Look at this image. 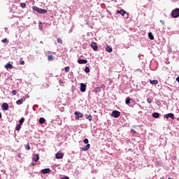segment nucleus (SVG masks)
<instances>
[{"label": "nucleus", "mask_w": 179, "mask_h": 179, "mask_svg": "<svg viewBox=\"0 0 179 179\" xmlns=\"http://www.w3.org/2000/svg\"><path fill=\"white\" fill-rule=\"evenodd\" d=\"M150 83L151 85H157L159 83V81L157 80H150Z\"/></svg>", "instance_id": "obj_17"}, {"label": "nucleus", "mask_w": 179, "mask_h": 179, "mask_svg": "<svg viewBox=\"0 0 179 179\" xmlns=\"http://www.w3.org/2000/svg\"><path fill=\"white\" fill-rule=\"evenodd\" d=\"M12 94H13V96H16V94H17V91L15 90H13L12 91Z\"/></svg>", "instance_id": "obj_29"}, {"label": "nucleus", "mask_w": 179, "mask_h": 179, "mask_svg": "<svg viewBox=\"0 0 179 179\" xmlns=\"http://www.w3.org/2000/svg\"><path fill=\"white\" fill-rule=\"evenodd\" d=\"M168 179H173V178H169Z\"/></svg>", "instance_id": "obj_44"}, {"label": "nucleus", "mask_w": 179, "mask_h": 179, "mask_svg": "<svg viewBox=\"0 0 179 179\" xmlns=\"http://www.w3.org/2000/svg\"><path fill=\"white\" fill-rule=\"evenodd\" d=\"M2 118V113L0 112V120Z\"/></svg>", "instance_id": "obj_38"}, {"label": "nucleus", "mask_w": 179, "mask_h": 179, "mask_svg": "<svg viewBox=\"0 0 179 179\" xmlns=\"http://www.w3.org/2000/svg\"><path fill=\"white\" fill-rule=\"evenodd\" d=\"M166 118H171V120H174V114L173 113H168L165 115Z\"/></svg>", "instance_id": "obj_14"}, {"label": "nucleus", "mask_w": 179, "mask_h": 179, "mask_svg": "<svg viewBox=\"0 0 179 179\" xmlns=\"http://www.w3.org/2000/svg\"><path fill=\"white\" fill-rule=\"evenodd\" d=\"M20 65H24V61H20Z\"/></svg>", "instance_id": "obj_35"}, {"label": "nucleus", "mask_w": 179, "mask_h": 179, "mask_svg": "<svg viewBox=\"0 0 179 179\" xmlns=\"http://www.w3.org/2000/svg\"><path fill=\"white\" fill-rule=\"evenodd\" d=\"M83 142L87 145V146L81 148L80 150L82 152H86V150H89L90 149V144H87L89 143V139L85 138L84 139Z\"/></svg>", "instance_id": "obj_1"}, {"label": "nucleus", "mask_w": 179, "mask_h": 179, "mask_svg": "<svg viewBox=\"0 0 179 179\" xmlns=\"http://www.w3.org/2000/svg\"><path fill=\"white\" fill-rule=\"evenodd\" d=\"M80 92H82L83 93H85V92H86V84H80Z\"/></svg>", "instance_id": "obj_8"}, {"label": "nucleus", "mask_w": 179, "mask_h": 179, "mask_svg": "<svg viewBox=\"0 0 179 179\" xmlns=\"http://www.w3.org/2000/svg\"><path fill=\"white\" fill-rule=\"evenodd\" d=\"M106 50L108 52H113V48L110 45H106Z\"/></svg>", "instance_id": "obj_15"}, {"label": "nucleus", "mask_w": 179, "mask_h": 179, "mask_svg": "<svg viewBox=\"0 0 179 179\" xmlns=\"http://www.w3.org/2000/svg\"><path fill=\"white\" fill-rule=\"evenodd\" d=\"M117 13H119V15H122V16H124V15L126 13L125 10H117Z\"/></svg>", "instance_id": "obj_19"}, {"label": "nucleus", "mask_w": 179, "mask_h": 179, "mask_svg": "<svg viewBox=\"0 0 179 179\" xmlns=\"http://www.w3.org/2000/svg\"><path fill=\"white\" fill-rule=\"evenodd\" d=\"M78 64H87V61L86 59H79L78 60Z\"/></svg>", "instance_id": "obj_16"}, {"label": "nucleus", "mask_w": 179, "mask_h": 179, "mask_svg": "<svg viewBox=\"0 0 179 179\" xmlns=\"http://www.w3.org/2000/svg\"><path fill=\"white\" fill-rule=\"evenodd\" d=\"M32 159H33L34 162H36V163H37V162H38V160H40V156L36 154L35 155H34Z\"/></svg>", "instance_id": "obj_11"}, {"label": "nucleus", "mask_w": 179, "mask_h": 179, "mask_svg": "<svg viewBox=\"0 0 179 179\" xmlns=\"http://www.w3.org/2000/svg\"><path fill=\"white\" fill-rule=\"evenodd\" d=\"M31 165L32 166H36V164L35 163H32Z\"/></svg>", "instance_id": "obj_42"}, {"label": "nucleus", "mask_w": 179, "mask_h": 179, "mask_svg": "<svg viewBox=\"0 0 179 179\" xmlns=\"http://www.w3.org/2000/svg\"><path fill=\"white\" fill-rule=\"evenodd\" d=\"M57 43H58L59 44H62V39H61V38H57Z\"/></svg>", "instance_id": "obj_31"}, {"label": "nucleus", "mask_w": 179, "mask_h": 179, "mask_svg": "<svg viewBox=\"0 0 179 179\" xmlns=\"http://www.w3.org/2000/svg\"><path fill=\"white\" fill-rule=\"evenodd\" d=\"M131 100L132 99L131 98H129V96H127V99H126V104H127V105L131 104Z\"/></svg>", "instance_id": "obj_18"}, {"label": "nucleus", "mask_w": 179, "mask_h": 179, "mask_svg": "<svg viewBox=\"0 0 179 179\" xmlns=\"http://www.w3.org/2000/svg\"><path fill=\"white\" fill-rule=\"evenodd\" d=\"M55 57H54L53 55H48V61H54Z\"/></svg>", "instance_id": "obj_21"}, {"label": "nucleus", "mask_w": 179, "mask_h": 179, "mask_svg": "<svg viewBox=\"0 0 179 179\" xmlns=\"http://www.w3.org/2000/svg\"><path fill=\"white\" fill-rule=\"evenodd\" d=\"M96 90H100L99 87L96 88Z\"/></svg>", "instance_id": "obj_43"}, {"label": "nucleus", "mask_w": 179, "mask_h": 179, "mask_svg": "<svg viewBox=\"0 0 179 179\" xmlns=\"http://www.w3.org/2000/svg\"><path fill=\"white\" fill-rule=\"evenodd\" d=\"M23 101H26V97L23 96L22 99L17 100L16 101V104H17V106H20V104H23Z\"/></svg>", "instance_id": "obj_7"}, {"label": "nucleus", "mask_w": 179, "mask_h": 179, "mask_svg": "<svg viewBox=\"0 0 179 179\" xmlns=\"http://www.w3.org/2000/svg\"><path fill=\"white\" fill-rule=\"evenodd\" d=\"M148 37L150 40H155V36H153V34H152V32L148 33Z\"/></svg>", "instance_id": "obj_20"}, {"label": "nucleus", "mask_w": 179, "mask_h": 179, "mask_svg": "<svg viewBox=\"0 0 179 179\" xmlns=\"http://www.w3.org/2000/svg\"><path fill=\"white\" fill-rule=\"evenodd\" d=\"M176 80H177V82H178V83H179V77H178V78H176Z\"/></svg>", "instance_id": "obj_39"}, {"label": "nucleus", "mask_w": 179, "mask_h": 179, "mask_svg": "<svg viewBox=\"0 0 179 179\" xmlns=\"http://www.w3.org/2000/svg\"><path fill=\"white\" fill-rule=\"evenodd\" d=\"M55 156H56V159H62L64 157V153L57 152Z\"/></svg>", "instance_id": "obj_12"}, {"label": "nucleus", "mask_w": 179, "mask_h": 179, "mask_svg": "<svg viewBox=\"0 0 179 179\" xmlns=\"http://www.w3.org/2000/svg\"><path fill=\"white\" fill-rule=\"evenodd\" d=\"M87 120H89V121H92L93 120V117H92V115H89L86 117Z\"/></svg>", "instance_id": "obj_27"}, {"label": "nucleus", "mask_w": 179, "mask_h": 179, "mask_svg": "<svg viewBox=\"0 0 179 179\" xmlns=\"http://www.w3.org/2000/svg\"><path fill=\"white\" fill-rule=\"evenodd\" d=\"M5 68H6V69H13V65H12V64H10V63H7L5 65Z\"/></svg>", "instance_id": "obj_13"}, {"label": "nucleus", "mask_w": 179, "mask_h": 179, "mask_svg": "<svg viewBox=\"0 0 179 179\" xmlns=\"http://www.w3.org/2000/svg\"><path fill=\"white\" fill-rule=\"evenodd\" d=\"M2 43H3L5 44V43H8V39L7 38H4L1 41Z\"/></svg>", "instance_id": "obj_33"}, {"label": "nucleus", "mask_w": 179, "mask_h": 179, "mask_svg": "<svg viewBox=\"0 0 179 179\" xmlns=\"http://www.w3.org/2000/svg\"><path fill=\"white\" fill-rule=\"evenodd\" d=\"M20 6H21V8H25L26 7V3H21Z\"/></svg>", "instance_id": "obj_30"}, {"label": "nucleus", "mask_w": 179, "mask_h": 179, "mask_svg": "<svg viewBox=\"0 0 179 179\" xmlns=\"http://www.w3.org/2000/svg\"><path fill=\"white\" fill-rule=\"evenodd\" d=\"M2 110H5V111H8L9 110V105L6 103L2 104Z\"/></svg>", "instance_id": "obj_9"}, {"label": "nucleus", "mask_w": 179, "mask_h": 179, "mask_svg": "<svg viewBox=\"0 0 179 179\" xmlns=\"http://www.w3.org/2000/svg\"><path fill=\"white\" fill-rule=\"evenodd\" d=\"M161 179H164V178H161Z\"/></svg>", "instance_id": "obj_45"}, {"label": "nucleus", "mask_w": 179, "mask_h": 179, "mask_svg": "<svg viewBox=\"0 0 179 179\" xmlns=\"http://www.w3.org/2000/svg\"><path fill=\"white\" fill-rule=\"evenodd\" d=\"M147 101H148L149 103H152V99L148 98V99H147Z\"/></svg>", "instance_id": "obj_34"}, {"label": "nucleus", "mask_w": 179, "mask_h": 179, "mask_svg": "<svg viewBox=\"0 0 179 179\" xmlns=\"http://www.w3.org/2000/svg\"><path fill=\"white\" fill-rule=\"evenodd\" d=\"M75 115H76V120H79V118H83V113H79L78 111H76L74 113Z\"/></svg>", "instance_id": "obj_6"}, {"label": "nucleus", "mask_w": 179, "mask_h": 179, "mask_svg": "<svg viewBox=\"0 0 179 179\" xmlns=\"http://www.w3.org/2000/svg\"><path fill=\"white\" fill-rule=\"evenodd\" d=\"M42 174H50L51 173V169H45L41 171Z\"/></svg>", "instance_id": "obj_10"}, {"label": "nucleus", "mask_w": 179, "mask_h": 179, "mask_svg": "<svg viewBox=\"0 0 179 179\" xmlns=\"http://www.w3.org/2000/svg\"><path fill=\"white\" fill-rule=\"evenodd\" d=\"M131 132H132V134H136V131H135L134 129H131Z\"/></svg>", "instance_id": "obj_36"}, {"label": "nucleus", "mask_w": 179, "mask_h": 179, "mask_svg": "<svg viewBox=\"0 0 179 179\" xmlns=\"http://www.w3.org/2000/svg\"><path fill=\"white\" fill-rule=\"evenodd\" d=\"M20 128H22V124H18L16 126L15 129H16V131H20Z\"/></svg>", "instance_id": "obj_25"}, {"label": "nucleus", "mask_w": 179, "mask_h": 179, "mask_svg": "<svg viewBox=\"0 0 179 179\" xmlns=\"http://www.w3.org/2000/svg\"><path fill=\"white\" fill-rule=\"evenodd\" d=\"M32 9H33V10H35L38 13H41L42 15H44L45 13H47V10L43 9V8H38L37 6H34L32 8Z\"/></svg>", "instance_id": "obj_2"}, {"label": "nucleus", "mask_w": 179, "mask_h": 179, "mask_svg": "<svg viewBox=\"0 0 179 179\" xmlns=\"http://www.w3.org/2000/svg\"><path fill=\"white\" fill-rule=\"evenodd\" d=\"M20 125H23V123L24 122V117H22L19 121Z\"/></svg>", "instance_id": "obj_24"}, {"label": "nucleus", "mask_w": 179, "mask_h": 179, "mask_svg": "<svg viewBox=\"0 0 179 179\" xmlns=\"http://www.w3.org/2000/svg\"><path fill=\"white\" fill-rule=\"evenodd\" d=\"M91 47L94 50V51H99V46L97 45V43L92 42L91 43Z\"/></svg>", "instance_id": "obj_5"}, {"label": "nucleus", "mask_w": 179, "mask_h": 179, "mask_svg": "<svg viewBox=\"0 0 179 179\" xmlns=\"http://www.w3.org/2000/svg\"><path fill=\"white\" fill-rule=\"evenodd\" d=\"M111 1H114V0H111Z\"/></svg>", "instance_id": "obj_46"}, {"label": "nucleus", "mask_w": 179, "mask_h": 179, "mask_svg": "<svg viewBox=\"0 0 179 179\" xmlns=\"http://www.w3.org/2000/svg\"><path fill=\"white\" fill-rule=\"evenodd\" d=\"M101 87H106V85H101Z\"/></svg>", "instance_id": "obj_40"}, {"label": "nucleus", "mask_w": 179, "mask_h": 179, "mask_svg": "<svg viewBox=\"0 0 179 179\" xmlns=\"http://www.w3.org/2000/svg\"><path fill=\"white\" fill-rule=\"evenodd\" d=\"M152 117L153 118H159V117H160V114H159V113H155L152 114Z\"/></svg>", "instance_id": "obj_22"}, {"label": "nucleus", "mask_w": 179, "mask_h": 179, "mask_svg": "<svg viewBox=\"0 0 179 179\" xmlns=\"http://www.w3.org/2000/svg\"><path fill=\"white\" fill-rule=\"evenodd\" d=\"M26 150H30V145L28 143L25 145Z\"/></svg>", "instance_id": "obj_28"}, {"label": "nucleus", "mask_w": 179, "mask_h": 179, "mask_svg": "<svg viewBox=\"0 0 179 179\" xmlns=\"http://www.w3.org/2000/svg\"><path fill=\"white\" fill-rule=\"evenodd\" d=\"M39 122H40V124H45V119L44 118V117H41L40 119H39Z\"/></svg>", "instance_id": "obj_23"}, {"label": "nucleus", "mask_w": 179, "mask_h": 179, "mask_svg": "<svg viewBox=\"0 0 179 179\" xmlns=\"http://www.w3.org/2000/svg\"><path fill=\"white\" fill-rule=\"evenodd\" d=\"M121 115V113L118 110H113L112 112L111 116L113 117L114 118H118Z\"/></svg>", "instance_id": "obj_4"}, {"label": "nucleus", "mask_w": 179, "mask_h": 179, "mask_svg": "<svg viewBox=\"0 0 179 179\" xmlns=\"http://www.w3.org/2000/svg\"><path fill=\"white\" fill-rule=\"evenodd\" d=\"M160 22H161V23H162L163 24H164V21L161 20Z\"/></svg>", "instance_id": "obj_41"}, {"label": "nucleus", "mask_w": 179, "mask_h": 179, "mask_svg": "<svg viewBox=\"0 0 179 179\" xmlns=\"http://www.w3.org/2000/svg\"><path fill=\"white\" fill-rule=\"evenodd\" d=\"M85 73H89V72H90V69L88 66L85 67Z\"/></svg>", "instance_id": "obj_26"}, {"label": "nucleus", "mask_w": 179, "mask_h": 179, "mask_svg": "<svg viewBox=\"0 0 179 179\" xmlns=\"http://www.w3.org/2000/svg\"><path fill=\"white\" fill-rule=\"evenodd\" d=\"M61 179H69V177L65 176V177H64V178H62Z\"/></svg>", "instance_id": "obj_37"}, {"label": "nucleus", "mask_w": 179, "mask_h": 179, "mask_svg": "<svg viewBox=\"0 0 179 179\" xmlns=\"http://www.w3.org/2000/svg\"><path fill=\"white\" fill-rule=\"evenodd\" d=\"M69 69H70V67H69V66L65 67V69H64L65 72H69Z\"/></svg>", "instance_id": "obj_32"}, {"label": "nucleus", "mask_w": 179, "mask_h": 179, "mask_svg": "<svg viewBox=\"0 0 179 179\" xmlns=\"http://www.w3.org/2000/svg\"><path fill=\"white\" fill-rule=\"evenodd\" d=\"M172 17L177 18L179 17V8H176L171 12Z\"/></svg>", "instance_id": "obj_3"}]
</instances>
